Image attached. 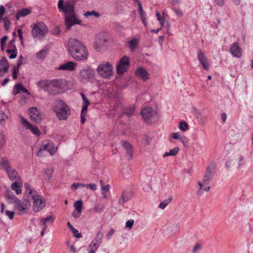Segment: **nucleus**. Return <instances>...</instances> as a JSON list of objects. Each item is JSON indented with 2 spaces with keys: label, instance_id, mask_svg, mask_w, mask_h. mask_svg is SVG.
I'll list each match as a JSON object with an SVG mask.
<instances>
[{
  "label": "nucleus",
  "instance_id": "11",
  "mask_svg": "<svg viewBox=\"0 0 253 253\" xmlns=\"http://www.w3.org/2000/svg\"><path fill=\"white\" fill-rule=\"evenodd\" d=\"M30 118L32 121L40 123L42 120V114L36 107H31L28 110Z\"/></svg>",
  "mask_w": 253,
  "mask_h": 253
},
{
  "label": "nucleus",
  "instance_id": "17",
  "mask_svg": "<svg viewBox=\"0 0 253 253\" xmlns=\"http://www.w3.org/2000/svg\"><path fill=\"white\" fill-rule=\"evenodd\" d=\"M197 57L203 68L205 70H208L209 68V64L208 63V60L206 55L201 49L198 51Z\"/></svg>",
  "mask_w": 253,
  "mask_h": 253
},
{
  "label": "nucleus",
  "instance_id": "24",
  "mask_svg": "<svg viewBox=\"0 0 253 253\" xmlns=\"http://www.w3.org/2000/svg\"><path fill=\"white\" fill-rule=\"evenodd\" d=\"M31 12L30 8H24L19 9L17 11L15 15V18L18 20L21 17H25L29 15Z\"/></svg>",
  "mask_w": 253,
  "mask_h": 253
},
{
  "label": "nucleus",
  "instance_id": "22",
  "mask_svg": "<svg viewBox=\"0 0 253 253\" xmlns=\"http://www.w3.org/2000/svg\"><path fill=\"white\" fill-rule=\"evenodd\" d=\"M135 115V107L134 106H128L124 108L122 111L121 116L126 115L128 117H130Z\"/></svg>",
  "mask_w": 253,
  "mask_h": 253
},
{
  "label": "nucleus",
  "instance_id": "9",
  "mask_svg": "<svg viewBox=\"0 0 253 253\" xmlns=\"http://www.w3.org/2000/svg\"><path fill=\"white\" fill-rule=\"evenodd\" d=\"M30 206L29 200H18L15 204L14 209L19 212L20 214H23L28 211Z\"/></svg>",
  "mask_w": 253,
  "mask_h": 253
},
{
  "label": "nucleus",
  "instance_id": "57",
  "mask_svg": "<svg viewBox=\"0 0 253 253\" xmlns=\"http://www.w3.org/2000/svg\"><path fill=\"white\" fill-rule=\"evenodd\" d=\"M5 214L7 216H8L9 219H12L14 217V212L13 211H11L7 210L5 211Z\"/></svg>",
  "mask_w": 253,
  "mask_h": 253
},
{
  "label": "nucleus",
  "instance_id": "45",
  "mask_svg": "<svg viewBox=\"0 0 253 253\" xmlns=\"http://www.w3.org/2000/svg\"><path fill=\"white\" fill-rule=\"evenodd\" d=\"M84 16L88 17L89 16L93 15L95 17H98L99 16V13L95 12V11H87L84 14Z\"/></svg>",
  "mask_w": 253,
  "mask_h": 253
},
{
  "label": "nucleus",
  "instance_id": "5",
  "mask_svg": "<svg viewBox=\"0 0 253 253\" xmlns=\"http://www.w3.org/2000/svg\"><path fill=\"white\" fill-rule=\"evenodd\" d=\"M96 70L101 77L105 79L110 78L114 73L113 65L109 62L100 64Z\"/></svg>",
  "mask_w": 253,
  "mask_h": 253
},
{
  "label": "nucleus",
  "instance_id": "14",
  "mask_svg": "<svg viewBox=\"0 0 253 253\" xmlns=\"http://www.w3.org/2000/svg\"><path fill=\"white\" fill-rule=\"evenodd\" d=\"M94 71L90 69H83L80 71V78L84 81H89L94 78Z\"/></svg>",
  "mask_w": 253,
  "mask_h": 253
},
{
  "label": "nucleus",
  "instance_id": "50",
  "mask_svg": "<svg viewBox=\"0 0 253 253\" xmlns=\"http://www.w3.org/2000/svg\"><path fill=\"white\" fill-rule=\"evenodd\" d=\"M133 219H129L126 222L125 228L131 229L134 224Z\"/></svg>",
  "mask_w": 253,
  "mask_h": 253
},
{
  "label": "nucleus",
  "instance_id": "1",
  "mask_svg": "<svg viewBox=\"0 0 253 253\" xmlns=\"http://www.w3.org/2000/svg\"><path fill=\"white\" fill-rule=\"evenodd\" d=\"M76 2L73 0H59L57 7L59 10L63 13L66 29L69 30L72 26L81 25V21L78 19L75 12Z\"/></svg>",
  "mask_w": 253,
  "mask_h": 253
},
{
  "label": "nucleus",
  "instance_id": "38",
  "mask_svg": "<svg viewBox=\"0 0 253 253\" xmlns=\"http://www.w3.org/2000/svg\"><path fill=\"white\" fill-rule=\"evenodd\" d=\"M83 202L82 200H78L74 204V206L75 208L76 211L79 212L82 211Z\"/></svg>",
  "mask_w": 253,
  "mask_h": 253
},
{
  "label": "nucleus",
  "instance_id": "7",
  "mask_svg": "<svg viewBox=\"0 0 253 253\" xmlns=\"http://www.w3.org/2000/svg\"><path fill=\"white\" fill-rule=\"evenodd\" d=\"M43 150L47 151L51 155H53L56 151V148L54 146L53 142L45 140L42 141L38 152L37 155L38 156H42V152Z\"/></svg>",
  "mask_w": 253,
  "mask_h": 253
},
{
  "label": "nucleus",
  "instance_id": "59",
  "mask_svg": "<svg viewBox=\"0 0 253 253\" xmlns=\"http://www.w3.org/2000/svg\"><path fill=\"white\" fill-rule=\"evenodd\" d=\"M225 0H214L216 4L220 7L224 5Z\"/></svg>",
  "mask_w": 253,
  "mask_h": 253
},
{
  "label": "nucleus",
  "instance_id": "16",
  "mask_svg": "<svg viewBox=\"0 0 253 253\" xmlns=\"http://www.w3.org/2000/svg\"><path fill=\"white\" fill-rule=\"evenodd\" d=\"M229 51L232 55L236 57L240 58L242 56V49L238 42H234L231 44Z\"/></svg>",
  "mask_w": 253,
  "mask_h": 253
},
{
  "label": "nucleus",
  "instance_id": "25",
  "mask_svg": "<svg viewBox=\"0 0 253 253\" xmlns=\"http://www.w3.org/2000/svg\"><path fill=\"white\" fill-rule=\"evenodd\" d=\"M123 146L126 150V153L129 156L128 160H130L133 154V150L131 145L127 142H123Z\"/></svg>",
  "mask_w": 253,
  "mask_h": 253
},
{
  "label": "nucleus",
  "instance_id": "54",
  "mask_svg": "<svg viewBox=\"0 0 253 253\" xmlns=\"http://www.w3.org/2000/svg\"><path fill=\"white\" fill-rule=\"evenodd\" d=\"M5 12V9L2 5L0 6V20L2 21L3 16Z\"/></svg>",
  "mask_w": 253,
  "mask_h": 253
},
{
  "label": "nucleus",
  "instance_id": "63",
  "mask_svg": "<svg viewBox=\"0 0 253 253\" xmlns=\"http://www.w3.org/2000/svg\"><path fill=\"white\" fill-rule=\"evenodd\" d=\"M88 106V105H87L86 104H84L83 105V106L82 107L81 114H86V113L87 112V111Z\"/></svg>",
  "mask_w": 253,
  "mask_h": 253
},
{
  "label": "nucleus",
  "instance_id": "36",
  "mask_svg": "<svg viewBox=\"0 0 253 253\" xmlns=\"http://www.w3.org/2000/svg\"><path fill=\"white\" fill-rule=\"evenodd\" d=\"M172 199V198L171 197H169L167 199L161 203L159 206V207L160 209H164L171 201Z\"/></svg>",
  "mask_w": 253,
  "mask_h": 253
},
{
  "label": "nucleus",
  "instance_id": "64",
  "mask_svg": "<svg viewBox=\"0 0 253 253\" xmlns=\"http://www.w3.org/2000/svg\"><path fill=\"white\" fill-rule=\"evenodd\" d=\"M81 213V212H79V211H74L72 213V215H73V217H75V218H78L80 216Z\"/></svg>",
  "mask_w": 253,
  "mask_h": 253
},
{
  "label": "nucleus",
  "instance_id": "26",
  "mask_svg": "<svg viewBox=\"0 0 253 253\" xmlns=\"http://www.w3.org/2000/svg\"><path fill=\"white\" fill-rule=\"evenodd\" d=\"M0 167L1 169H4L6 171L10 169L11 168L10 166V162L5 158H2L0 161Z\"/></svg>",
  "mask_w": 253,
  "mask_h": 253
},
{
  "label": "nucleus",
  "instance_id": "3",
  "mask_svg": "<svg viewBox=\"0 0 253 253\" xmlns=\"http://www.w3.org/2000/svg\"><path fill=\"white\" fill-rule=\"evenodd\" d=\"M37 84L49 94L56 95L63 92L65 83L62 79L44 80L39 81Z\"/></svg>",
  "mask_w": 253,
  "mask_h": 253
},
{
  "label": "nucleus",
  "instance_id": "35",
  "mask_svg": "<svg viewBox=\"0 0 253 253\" xmlns=\"http://www.w3.org/2000/svg\"><path fill=\"white\" fill-rule=\"evenodd\" d=\"M100 244L95 243L93 242H91L88 246L89 251L95 253L97 249L99 248Z\"/></svg>",
  "mask_w": 253,
  "mask_h": 253
},
{
  "label": "nucleus",
  "instance_id": "23",
  "mask_svg": "<svg viewBox=\"0 0 253 253\" xmlns=\"http://www.w3.org/2000/svg\"><path fill=\"white\" fill-rule=\"evenodd\" d=\"M76 65V63L72 61H69L64 64L60 65L58 69L62 70L73 71L75 69Z\"/></svg>",
  "mask_w": 253,
  "mask_h": 253
},
{
  "label": "nucleus",
  "instance_id": "33",
  "mask_svg": "<svg viewBox=\"0 0 253 253\" xmlns=\"http://www.w3.org/2000/svg\"><path fill=\"white\" fill-rule=\"evenodd\" d=\"M48 48L45 46L43 49L37 53V57L40 59H43L47 53Z\"/></svg>",
  "mask_w": 253,
  "mask_h": 253
},
{
  "label": "nucleus",
  "instance_id": "48",
  "mask_svg": "<svg viewBox=\"0 0 253 253\" xmlns=\"http://www.w3.org/2000/svg\"><path fill=\"white\" fill-rule=\"evenodd\" d=\"M179 140L183 143L184 146L187 147L188 146V141L185 136H181Z\"/></svg>",
  "mask_w": 253,
  "mask_h": 253
},
{
  "label": "nucleus",
  "instance_id": "27",
  "mask_svg": "<svg viewBox=\"0 0 253 253\" xmlns=\"http://www.w3.org/2000/svg\"><path fill=\"white\" fill-rule=\"evenodd\" d=\"M6 172L7 173L8 176L10 180H16L19 179V177L18 176V173L15 169L11 168L10 169H9Z\"/></svg>",
  "mask_w": 253,
  "mask_h": 253
},
{
  "label": "nucleus",
  "instance_id": "4",
  "mask_svg": "<svg viewBox=\"0 0 253 253\" xmlns=\"http://www.w3.org/2000/svg\"><path fill=\"white\" fill-rule=\"evenodd\" d=\"M53 110L59 120H66L71 114L70 109L62 100H56L54 103Z\"/></svg>",
  "mask_w": 253,
  "mask_h": 253
},
{
  "label": "nucleus",
  "instance_id": "18",
  "mask_svg": "<svg viewBox=\"0 0 253 253\" xmlns=\"http://www.w3.org/2000/svg\"><path fill=\"white\" fill-rule=\"evenodd\" d=\"M132 197V194L129 189L124 190L122 193L121 198L119 199L118 203L120 205H124Z\"/></svg>",
  "mask_w": 253,
  "mask_h": 253
},
{
  "label": "nucleus",
  "instance_id": "58",
  "mask_svg": "<svg viewBox=\"0 0 253 253\" xmlns=\"http://www.w3.org/2000/svg\"><path fill=\"white\" fill-rule=\"evenodd\" d=\"M201 248V246L200 244H196L193 249V250L192 251V253H196L197 251H198V250H199Z\"/></svg>",
  "mask_w": 253,
  "mask_h": 253
},
{
  "label": "nucleus",
  "instance_id": "19",
  "mask_svg": "<svg viewBox=\"0 0 253 253\" xmlns=\"http://www.w3.org/2000/svg\"><path fill=\"white\" fill-rule=\"evenodd\" d=\"M135 75L137 77L141 78L143 81H146L149 79V74L147 70L142 67H138L135 71Z\"/></svg>",
  "mask_w": 253,
  "mask_h": 253
},
{
  "label": "nucleus",
  "instance_id": "39",
  "mask_svg": "<svg viewBox=\"0 0 253 253\" xmlns=\"http://www.w3.org/2000/svg\"><path fill=\"white\" fill-rule=\"evenodd\" d=\"M188 128V124L185 121H181L179 125V128L183 131H185Z\"/></svg>",
  "mask_w": 253,
  "mask_h": 253
},
{
  "label": "nucleus",
  "instance_id": "31",
  "mask_svg": "<svg viewBox=\"0 0 253 253\" xmlns=\"http://www.w3.org/2000/svg\"><path fill=\"white\" fill-rule=\"evenodd\" d=\"M21 183L15 182L11 184V188L12 190H14L16 192L17 195H19L21 193Z\"/></svg>",
  "mask_w": 253,
  "mask_h": 253
},
{
  "label": "nucleus",
  "instance_id": "32",
  "mask_svg": "<svg viewBox=\"0 0 253 253\" xmlns=\"http://www.w3.org/2000/svg\"><path fill=\"white\" fill-rule=\"evenodd\" d=\"M6 197H7L8 202L11 204H12V203L15 204L16 203V202L19 200L11 192H7V193L6 194Z\"/></svg>",
  "mask_w": 253,
  "mask_h": 253
},
{
  "label": "nucleus",
  "instance_id": "10",
  "mask_svg": "<svg viewBox=\"0 0 253 253\" xmlns=\"http://www.w3.org/2000/svg\"><path fill=\"white\" fill-rule=\"evenodd\" d=\"M47 32L46 26L43 23H38L34 25L32 34L34 38L43 36Z\"/></svg>",
  "mask_w": 253,
  "mask_h": 253
},
{
  "label": "nucleus",
  "instance_id": "51",
  "mask_svg": "<svg viewBox=\"0 0 253 253\" xmlns=\"http://www.w3.org/2000/svg\"><path fill=\"white\" fill-rule=\"evenodd\" d=\"M156 16L158 19V20L160 22L161 25L162 26H163L164 24L165 19L163 17H161L160 13L158 12L156 13Z\"/></svg>",
  "mask_w": 253,
  "mask_h": 253
},
{
  "label": "nucleus",
  "instance_id": "15",
  "mask_svg": "<svg viewBox=\"0 0 253 253\" xmlns=\"http://www.w3.org/2000/svg\"><path fill=\"white\" fill-rule=\"evenodd\" d=\"M21 123L26 128L30 129L33 134L37 136H40L41 134L40 130L38 127L32 125L22 117L21 118Z\"/></svg>",
  "mask_w": 253,
  "mask_h": 253
},
{
  "label": "nucleus",
  "instance_id": "41",
  "mask_svg": "<svg viewBox=\"0 0 253 253\" xmlns=\"http://www.w3.org/2000/svg\"><path fill=\"white\" fill-rule=\"evenodd\" d=\"M103 237V234L101 232H99L96 235L95 238L93 240L92 242L95 243L100 244V242L101 240Z\"/></svg>",
  "mask_w": 253,
  "mask_h": 253
},
{
  "label": "nucleus",
  "instance_id": "49",
  "mask_svg": "<svg viewBox=\"0 0 253 253\" xmlns=\"http://www.w3.org/2000/svg\"><path fill=\"white\" fill-rule=\"evenodd\" d=\"M72 233L74 234V236L77 238H80L82 237V234L79 233L78 230L76 228H73L72 230Z\"/></svg>",
  "mask_w": 253,
  "mask_h": 253
},
{
  "label": "nucleus",
  "instance_id": "21",
  "mask_svg": "<svg viewBox=\"0 0 253 253\" xmlns=\"http://www.w3.org/2000/svg\"><path fill=\"white\" fill-rule=\"evenodd\" d=\"M54 217L52 215H49L45 218H41L40 220V226L43 229V230H45L47 228V223H53L54 220Z\"/></svg>",
  "mask_w": 253,
  "mask_h": 253
},
{
  "label": "nucleus",
  "instance_id": "61",
  "mask_svg": "<svg viewBox=\"0 0 253 253\" xmlns=\"http://www.w3.org/2000/svg\"><path fill=\"white\" fill-rule=\"evenodd\" d=\"M244 160V157L243 156H240L238 160V162L237 164V166H236V168L238 169L240 168L243 164V162Z\"/></svg>",
  "mask_w": 253,
  "mask_h": 253
},
{
  "label": "nucleus",
  "instance_id": "56",
  "mask_svg": "<svg viewBox=\"0 0 253 253\" xmlns=\"http://www.w3.org/2000/svg\"><path fill=\"white\" fill-rule=\"evenodd\" d=\"M17 34L18 35V37L19 38V39L20 40L21 44L23 43V37L22 35V31L21 29H18L17 30Z\"/></svg>",
  "mask_w": 253,
  "mask_h": 253
},
{
  "label": "nucleus",
  "instance_id": "8",
  "mask_svg": "<svg viewBox=\"0 0 253 253\" xmlns=\"http://www.w3.org/2000/svg\"><path fill=\"white\" fill-rule=\"evenodd\" d=\"M130 63L129 57L125 56L121 58L117 65L116 71L119 75H122L128 69Z\"/></svg>",
  "mask_w": 253,
  "mask_h": 253
},
{
  "label": "nucleus",
  "instance_id": "13",
  "mask_svg": "<svg viewBox=\"0 0 253 253\" xmlns=\"http://www.w3.org/2000/svg\"><path fill=\"white\" fill-rule=\"evenodd\" d=\"M141 114L146 122H149L153 117L156 115V111L151 107H144L141 111Z\"/></svg>",
  "mask_w": 253,
  "mask_h": 253
},
{
  "label": "nucleus",
  "instance_id": "42",
  "mask_svg": "<svg viewBox=\"0 0 253 253\" xmlns=\"http://www.w3.org/2000/svg\"><path fill=\"white\" fill-rule=\"evenodd\" d=\"M86 184L80 183H74L71 185V188L75 190L80 187H85Z\"/></svg>",
  "mask_w": 253,
  "mask_h": 253
},
{
  "label": "nucleus",
  "instance_id": "20",
  "mask_svg": "<svg viewBox=\"0 0 253 253\" xmlns=\"http://www.w3.org/2000/svg\"><path fill=\"white\" fill-rule=\"evenodd\" d=\"M135 3H137L138 4V9L140 15L141 19L142 21V23L145 27H147V17L145 12L144 11L142 8V6L139 0H133Z\"/></svg>",
  "mask_w": 253,
  "mask_h": 253
},
{
  "label": "nucleus",
  "instance_id": "46",
  "mask_svg": "<svg viewBox=\"0 0 253 253\" xmlns=\"http://www.w3.org/2000/svg\"><path fill=\"white\" fill-rule=\"evenodd\" d=\"M19 67L14 66L13 69L12 78L14 80H16L17 78V75L19 73Z\"/></svg>",
  "mask_w": 253,
  "mask_h": 253
},
{
  "label": "nucleus",
  "instance_id": "29",
  "mask_svg": "<svg viewBox=\"0 0 253 253\" xmlns=\"http://www.w3.org/2000/svg\"><path fill=\"white\" fill-rule=\"evenodd\" d=\"M128 47L131 51H134L138 44V40L136 38H133L130 41L127 42Z\"/></svg>",
  "mask_w": 253,
  "mask_h": 253
},
{
  "label": "nucleus",
  "instance_id": "40",
  "mask_svg": "<svg viewBox=\"0 0 253 253\" xmlns=\"http://www.w3.org/2000/svg\"><path fill=\"white\" fill-rule=\"evenodd\" d=\"M5 143V135L3 131H0V149L3 147Z\"/></svg>",
  "mask_w": 253,
  "mask_h": 253
},
{
  "label": "nucleus",
  "instance_id": "53",
  "mask_svg": "<svg viewBox=\"0 0 253 253\" xmlns=\"http://www.w3.org/2000/svg\"><path fill=\"white\" fill-rule=\"evenodd\" d=\"M85 187L89 188L92 191H95L96 190L97 188L96 185L95 183H92V184H86Z\"/></svg>",
  "mask_w": 253,
  "mask_h": 253
},
{
  "label": "nucleus",
  "instance_id": "6",
  "mask_svg": "<svg viewBox=\"0 0 253 253\" xmlns=\"http://www.w3.org/2000/svg\"><path fill=\"white\" fill-rule=\"evenodd\" d=\"M216 168V164L214 162L211 161L209 164L203 177V182L205 185H209L212 180Z\"/></svg>",
  "mask_w": 253,
  "mask_h": 253
},
{
  "label": "nucleus",
  "instance_id": "30",
  "mask_svg": "<svg viewBox=\"0 0 253 253\" xmlns=\"http://www.w3.org/2000/svg\"><path fill=\"white\" fill-rule=\"evenodd\" d=\"M2 67L4 71L8 72L9 68V64L5 57H2L0 60V67Z\"/></svg>",
  "mask_w": 253,
  "mask_h": 253
},
{
  "label": "nucleus",
  "instance_id": "60",
  "mask_svg": "<svg viewBox=\"0 0 253 253\" xmlns=\"http://www.w3.org/2000/svg\"><path fill=\"white\" fill-rule=\"evenodd\" d=\"M115 232V230L114 229L112 228L106 235V237H107V239L110 240Z\"/></svg>",
  "mask_w": 253,
  "mask_h": 253
},
{
  "label": "nucleus",
  "instance_id": "12",
  "mask_svg": "<svg viewBox=\"0 0 253 253\" xmlns=\"http://www.w3.org/2000/svg\"><path fill=\"white\" fill-rule=\"evenodd\" d=\"M32 199L34 200L33 208L34 211L38 212L45 207V201L40 196L38 195Z\"/></svg>",
  "mask_w": 253,
  "mask_h": 253
},
{
  "label": "nucleus",
  "instance_id": "37",
  "mask_svg": "<svg viewBox=\"0 0 253 253\" xmlns=\"http://www.w3.org/2000/svg\"><path fill=\"white\" fill-rule=\"evenodd\" d=\"M2 20L4 22V28L6 31H8L9 26L11 24V22L10 20L8 19V18L7 17H5L2 18Z\"/></svg>",
  "mask_w": 253,
  "mask_h": 253
},
{
  "label": "nucleus",
  "instance_id": "52",
  "mask_svg": "<svg viewBox=\"0 0 253 253\" xmlns=\"http://www.w3.org/2000/svg\"><path fill=\"white\" fill-rule=\"evenodd\" d=\"M179 149L178 147H176L170 150V156H175L179 152Z\"/></svg>",
  "mask_w": 253,
  "mask_h": 253
},
{
  "label": "nucleus",
  "instance_id": "47",
  "mask_svg": "<svg viewBox=\"0 0 253 253\" xmlns=\"http://www.w3.org/2000/svg\"><path fill=\"white\" fill-rule=\"evenodd\" d=\"M8 118V116L4 112L0 113V124H2L6 119Z\"/></svg>",
  "mask_w": 253,
  "mask_h": 253
},
{
  "label": "nucleus",
  "instance_id": "43",
  "mask_svg": "<svg viewBox=\"0 0 253 253\" xmlns=\"http://www.w3.org/2000/svg\"><path fill=\"white\" fill-rule=\"evenodd\" d=\"M53 171L54 169L52 167H49L45 169V174L48 177V179H50L51 178Z\"/></svg>",
  "mask_w": 253,
  "mask_h": 253
},
{
  "label": "nucleus",
  "instance_id": "2",
  "mask_svg": "<svg viewBox=\"0 0 253 253\" xmlns=\"http://www.w3.org/2000/svg\"><path fill=\"white\" fill-rule=\"evenodd\" d=\"M69 54L76 60L83 61L87 59L88 51L85 46L80 41L71 38L67 43Z\"/></svg>",
  "mask_w": 253,
  "mask_h": 253
},
{
  "label": "nucleus",
  "instance_id": "28",
  "mask_svg": "<svg viewBox=\"0 0 253 253\" xmlns=\"http://www.w3.org/2000/svg\"><path fill=\"white\" fill-rule=\"evenodd\" d=\"M14 88L16 90V91L13 90V94L14 95H16L20 93V92L23 93H27L28 92V90L21 84H15Z\"/></svg>",
  "mask_w": 253,
  "mask_h": 253
},
{
  "label": "nucleus",
  "instance_id": "62",
  "mask_svg": "<svg viewBox=\"0 0 253 253\" xmlns=\"http://www.w3.org/2000/svg\"><path fill=\"white\" fill-rule=\"evenodd\" d=\"M171 137L173 139H179L181 136H180L179 132H175L171 134Z\"/></svg>",
  "mask_w": 253,
  "mask_h": 253
},
{
  "label": "nucleus",
  "instance_id": "44",
  "mask_svg": "<svg viewBox=\"0 0 253 253\" xmlns=\"http://www.w3.org/2000/svg\"><path fill=\"white\" fill-rule=\"evenodd\" d=\"M26 63V59L22 55H20L17 61V67H19Z\"/></svg>",
  "mask_w": 253,
  "mask_h": 253
},
{
  "label": "nucleus",
  "instance_id": "34",
  "mask_svg": "<svg viewBox=\"0 0 253 253\" xmlns=\"http://www.w3.org/2000/svg\"><path fill=\"white\" fill-rule=\"evenodd\" d=\"M26 193H27V196L29 199L31 198H35V196H38L37 191L32 189V187L29 189H26Z\"/></svg>",
  "mask_w": 253,
  "mask_h": 253
},
{
  "label": "nucleus",
  "instance_id": "55",
  "mask_svg": "<svg viewBox=\"0 0 253 253\" xmlns=\"http://www.w3.org/2000/svg\"><path fill=\"white\" fill-rule=\"evenodd\" d=\"M172 10L175 12V13L178 16L181 17L183 15L182 11L178 8H173Z\"/></svg>",
  "mask_w": 253,
  "mask_h": 253
}]
</instances>
